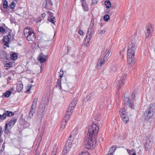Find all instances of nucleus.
I'll use <instances>...</instances> for the list:
<instances>
[{"label": "nucleus", "mask_w": 155, "mask_h": 155, "mask_svg": "<svg viewBox=\"0 0 155 155\" xmlns=\"http://www.w3.org/2000/svg\"><path fill=\"white\" fill-rule=\"evenodd\" d=\"M144 146L145 149L146 150H149L151 149L152 146V143L150 138L148 137L147 138L146 142Z\"/></svg>", "instance_id": "4468645a"}, {"label": "nucleus", "mask_w": 155, "mask_h": 155, "mask_svg": "<svg viewBox=\"0 0 155 155\" xmlns=\"http://www.w3.org/2000/svg\"><path fill=\"white\" fill-rule=\"evenodd\" d=\"M105 4L107 8H109L111 7V3L109 1H105Z\"/></svg>", "instance_id": "72a5a7b5"}, {"label": "nucleus", "mask_w": 155, "mask_h": 155, "mask_svg": "<svg viewBox=\"0 0 155 155\" xmlns=\"http://www.w3.org/2000/svg\"><path fill=\"white\" fill-rule=\"evenodd\" d=\"M3 115L5 116V119L6 118V116L10 117L14 115V113L12 111H7L5 113L3 114Z\"/></svg>", "instance_id": "393cba45"}, {"label": "nucleus", "mask_w": 155, "mask_h": 155, "mask_svg": "<svg viewBox=\"0 0 155 155\" xmlns=\"http://www.w3.org/2000/svg\"><path fill=\"white\" fill-rule=\"evenodd\" d=\"M60 78H61L63 77V71H62V74L60 73Z\"/></svg>", "instance_id": "8fccbe9b"}, {"label": "nucleus", "mask_w": 155, "mask_h": 155, "mask_svg": "<svg viewBox=\"0 0 155 155\" xmlns=\"http://www.w3.org/2000/svg\"><path fill=\"white\" fill-rule=\"evenodd\" d=\"M83 9L84 11H88L89 10L88 6L86 2L85 3H83L81 4Z\"/></svg>", "instance_id": "a878e982"}, {"label": "nucleus", "mask_w": 155, "mask_h": 155, "mask_svg": "<svg viewBox=\"0 0 155 155\" xmlns=\"http://www.w3.org/2000/svg\"><path fill=\"white\" fill-rule=\"evenodd\" d=\"M131 97L133 100H135V94H133L131 95Z\"/></svg>", "instance_id": "de8ad7c7"}, {"label": "nucleus", "mask_w": 155, "mask_h": 155, "mask_svg": "<svg viewBox=\"0 0 155 155\" xmlns=\"http://www.w3.org/2000/svg\"><path fill=\"white\" fill-rule=\"evenodd\" d=\"M16 5V3L14 2L11 3V4L10 5V8L11 9L13 10L15 8Z\"/></svg>", "instance_id": "f704fd0d"}, {"label": "nucleus", "mask_w": 155, "mask_h": 155, "mask_svg": "<svg viewBox=\"0 0 155 155\" xmlns=\"http://www.w3.org/2000/svg\"><path fill=\"white\" fill-rule=\"evenodd\" d=\"M94 20L92 18L86 36V41H87L88 43L89 42L93 36L94 30Z\"/></svg>", "instance_id": "20e7f679"}, {"label": "nucleus", "mask_w": 155, "mask_h": 155, "mask_svg": "<svg viewBox=\"0 0 155 155\" xmlns=\"http://www.w3.org/2000/svg\"><path fill=\"white\" fill-rule=\"evenodd\" d=\"M32 85L31 84H29L27 86V90L26 91V92H28L31 89Z\"/></svg>", "instance_id": "58836bf2"}, {"label": "nucleus", "mask_w": 155, "mask_h": 155, "mask_svg": "<svg viewBox=\"0 0 155 155\" xmlns=\"http://www.w3.org/2000/svg\"><path fill=\"white\" fill-rule=\"evenodd\" d=\"M124 83L123 81L119 79L116 82L117 88L118 91L123 85Z\"/></svg>", "instance_id": "b1692460"}, {"label": "nucleus", "mask_w": 155, "mask_h": 155, "mask_svg": "<svg viewBox=\"0 0 155 155\" xmlns=\"http://www.w3.org/2000/svg\"><path fill=\"white\" fill-rule=\"evenodd\" d=\"M132 155H136V153H133Z\"/></svg>", "instance_id": "4d7b16f0"}, {"label": "nucleus", "mask_w": 155, "mask_h": 155, "mask_svg": "<svg viewBox=\"0 0 155 155\" xmlns=\"http://www.w3.org/2000/svg\"><path fill=\"white\" fill-rule=\"evenodd\" d=\"M153 112L151 110H149V109H147L144 113V118L146 120H149L153 115Z\"/></svg>", "instance_id": "ddd939ff"}, {"label": "nucleus", "mask_w": 155, "mask_h": 155, "mask_svg": "<svg viewBox=\"0 0 155 155\" xmlns=\"http://www.w3.org/2000/svg\"><path fill=\"white\" fill-rule=\"evenodd\" d=\"M47 13L49 15V16L48 18V20L49 21H50L51 23L54 24L55 21L54 20L55 18L53 16V13L49 11H47Z\"/></svg>", "instance_id": "f3484780"}, {"label": "nucleus", "mask_w": 155, "mask_h": 155, "mask_svg": "<svg viewBox=\"0 0 155 155\" xmlns=\"http://www.w3.org/2000/svg\"><path fill=\"white\" fill-rule=\"evenodd\" d=\"M42 155H47L46 153H43Z\"/></svg>", "instance_id": "13d9d810"}, {"label": "nucleus", "mask_w": 155, "mask_h": 155, "mask_svg": "<svg viewBox=\"0 0 155 155\" xmlns=\"http://www.w3.org/2000/svg\"><path fill=\"white\" fill-rule=\"evenodd\" d=\"M120 113L121 118L125 124H126L129 121L128 116L127 115L126 111L125 109H121L120 110Z\"/></svg>", "instance_id": "0eeeda50"}, {"label": "nucleus", "mask_w": 155, "mask_h": 155, "mask_svg": "<svg viewBox=\"0 0 155 155\" xmlns=\"http://www.w3.org/2000/svg\"><path fill=\"white\" fill-rule=\"evenodd\" d=\"M47 56L45 55L42 53H41L38 56V61L40 63H44L46 61Z\"/></svg>", "instance_id": "a211bd4d"}, {"label": "nucleus", "mask_w": 155, "mask_h": 155, "mask_svg": "<svg viewBox=\"0 0 155 155\" xmlns=\"http://www.w3.org/2000/svg\"><path fill=\"white\" fill-rule=\"evenodd\" d=\"M5 29L3 27H0V32L4 33L5 32Z\"/></svg>", "instance_id": "a19ab883"}, {"label": "nucleus", "mask_w": 155, "mask_h": 155, "mask_svg": "<svg viewBox=\"0 0 155 155\" xmlns=\"http://www.w3.org/2000/svg\"><path fill=\"white\" fill-rule=\"evenodd\" d=\"M18 58V54L16 53H13L10 55L9 58L11 59L15 60Z\"/></svg>", "instance_id": "bb28decb"}, {"label": "nucleus", "mask_w": 155, "mask_h": 155, "mask_svg": "<svg viewBox=\"0 0 155 155\" xmlns=\"http://www.w3.org/2000/svg\"><path fill=\"white\" fill-rule=\"evenodd\" d=\"M11 94V92L10 91H7L4 93L3 95L6 97H9Z\"/></svg>", "instance_id": "c85d7f7f"}, {"label": "nucleus", "mask_w": 155, "mask_h": 155, "mask_svg": "<svg viewBox=\"0 0 155 155\" xmlns=\"http://www.w3.org/2000/svg\"><path fill=\"white\" fill-rule=\"evenodd\" d=\"M11 77L10 76H9L8 77L7 79V84H8L10 80H11Z\"/></svg>", "instance_id": "c03bdc74"}, {"label": "nucleus", "mask_w": 155, "mask_h": 155, "mask_svg": "<svg viewBox=\"0 0 155 155\" xmlns=\"http://www.w3.org/2000/svg\"><path fill=\"white\" fill-rule=\"evenodd\" d=\"M12 128L8 125L7 123L5 124V125L3 128V131L6 134H8L10 133V130Z\"/></svg>", "instance_id": "412c9836"}, {"label": "nucleus", "mask_w": 155, "mask_h": 155, "mask_svg": "<svg viewBox=\"0 0 155 155\" xmlns=\"http://www.w3.org/2000/svg\"><path fill=\"white\" fill-rule=\"evenodd\" d=\"M77 98L75 97L70 104V105L68 107V116H70L72 113L77 103Z\"/></svg>", "instance_id": "6e6552de"}, {"label": "nucleus", "mask_w": 155, "mask_h": 155, "mask_svg": "<svg viewBox=\"0 0 155 155\" xmlns=\"http://www.w3.org/2000/svg\"><path fill=\"white\" fill-rule=\"evenodd\" d=\"M104 19L105 21H108L110 19V17L109 15L106 14L104 15Z\"/></svg>", "instance_id": "c9c22d12"}, {"label": "nucleus", "mask_w": 155, "mask_h": 155, "mask_svg": "<svg viewBox=\"0 0 155 155\" xmlns=\"http://www.w3.org/2000/svg\"><path fill=\"white\" fill-rule=\"evenodd\" d=\"M24 34L28 41H34L35 39V35L31 29L25 28L24 30Z\"/></svg>", "instance_id": "7ed1b4c3"}, {"label": "nucleus", "mask_w": 155, "mask_h": 155, "mask_svg": "<svg viewBox=\"0 0 155 155\" xmlns=\"http://www.w3.org/2000/svg\"><path fill=\"white\" fill-rule=\"evenodd\" d=\"M95 97V96L93 93H90L86 96V101H90Z\"/></svg>", "instance_id": "6ab92c4d"}, {"label": "nucleus", "mask_w": 155, "mask_h": 155, "mask_svg": "<svg viewBox=\"0 0 155 155\" xmlns=\"http://www.w3.org/2000/svg\"><path fill=\"white\" fill-rule=\"evenodd\" d=\"M124 101L125 103L127 104H128V106L132 109H134V105L132 103L130 102V97H126L125 95H124Z\"/></svg>", "instance_id": "dca6fc26"}, {"label": "nucleus", "mask_w": 155, "mask_h": 155, "mask_svg": "<svg viewBox=\"0 0 155 155\" xmlns=\"http://www.w3.org/2000/svg\"><path fill=\"white\" fill-rule=\"evenodd\" d=\"M106 13H109V11H106Z\"/></svg>", "instance_id": "6e6d98bb"}, {"label": "nucleus", "mask_w": 155, "mask_h": 155, "mask_svg": "<svg viewBox=\"0 0 155 155\" xmlns=\"http://www.w3.org/2000/svg\"><path fill=\"white\" fill-rule=\"evenodd\" d=\"M127 74H124L123 75H121L119 76V77L118 78V79L120 80L123 81L125 80L126 78Z\"/></svg>", "instance_id": "2f4dec72"}, {"label": "nucleus", "mask_w": 155, "mask_h": 155, "mask_svg": "<svg viewBox=\"0 0 155 155\" xmlns=\"http://www.w3.org/2000/svg\"><path fill=\"white\" fill-rule=\"evenodd\" d=\"M105 61V59L103 58H99L97 61V68L98 69H100L101 65L104 64Z\"/></svg>", "instance_id": "aec40b11"}, {"label": "nucleus", "mask_w": 155, "mask_h": 155, "mask_svg": "<svg viewBox=\"0 0 155 155\" xmlns=\"http://www.w3.org/2000/svg\"><path fill=\"white\" fill-rule=\"evenodd\" d=\"M53 5V3L51 0H45L43 4V7L47 9H50Z\"/></svg>", "instance_id": "9d476101"}, {"label": "nucleus", "mask_w": 155, "mask_h": 155, "mask_svg": "<svg viewBox=\"0 0 155 155\" xmlns=\"http://www.w3.org/2000/svg\"><path fill=\"white\" fill-rule=\"evenodd\" d=\"M38 101V98H34L29 113L28 118H30V119L32 118L33 117V114L35 112V110L36 108Z\"/></svg>", "instance_id": "39448f33"}, {"label": "nucleus", "mask_w": 155, "mask_h": 155, "mask_svg": "<svg viewBox=\"0 0 155 155\" xmlns=\"http://www.w3.org/2000/svg\"><path fill=\"white\" fill-rule=\"evenodd\" d=\"M46 15V14L44 13L43 14H42V18L45 17Z\"/></svg>", "instance_id": "603ef678"}, {"label": "nucleus", "mask_w": 155, "mask_h": 155, "mask_svg": "<svg viewBox=\"0 0 155 155\" xmlns=\"http://www.w3.org/2000/svg\"><path fill=\"white\" fill-rule=\"evenodd\" d=\"M81 153L78 155H89V153L87 152H81Z\"/></svg>", "instance_id": "ea45409f"}, {"label": "nucleus", "mask_w": 155, "mask_h": 155, "mask_svg": "<svg viewBox=\"0 0 155 155\" xmlns=\"http://www.w3.org/2000/svg\"><path fill=\"white\" fill-rule=\"evenodd\" d=\"M68 141V140H67L66 141V143H65V146L63 148V151H62V153L63 155L65 154H66L67 153V143Z\"/></svg>", "instance_id": "cd10ccee"}, {"label": "nucleus", "mask_w": 155, "mask_h": 155, "mask_svg": "<svg viewBox=\"0 0 155 155\" xmlns=\"http://www.w3.org/2000/svg\"><path fill=\"white\" fill-rule=\"evenodd\" d=\"M80 1L82 3H85L86 2L85 0H80Z\"/></svg>", "instance_id": "3c124183"}, {"label": "nucleus", "mask_w": 155, "mask_h": 155, "mask_svg": "<svg viewBox=\"0 0 155 155\" xmlns=\"http://www.w3.org/2000/svg\"><path fill=\"white\" fill-rule=\"evenodd\" d=\"M23 88V85L21 82L19 81L17 84L16 89L18 92H19L21 91Z\"/></svg>", "instance_id": "5701e85b"}, {"label": "nucleus", "mask_w": 155, "mask_h": 155, "mask_svg": "<svg viewBox=\"0 0 155 155\" xmlns=\"http://www.w3.org/2000/svg\"><path fill=\"white\" fill-rule=\"evenodd\" d=\"M9 59V56L7 52L3 50H0V60L4 62H7Z\"/></svg>", "instance_id": "423d86ee"}, {"label": "nucleus", "mask_w": 155, "mask_h": 155, "mask_svg": "<svg viewBox=\"0 0 155 155\" xmlns=\"http://www.w3.org/2000/svg\"><path fill=\"white\" fill-rule=\"evenodd\" d=\"M7 65H8V66H6V67H7V68H9L10 67V63H7Z\"/></svg>", "instance_id": "864d4df0"}, {"label": "nucleus", "mask_w": 155, "mask_h": 155, "mask_svg": "<svg viewBox=\"0 0 155 155\" xmlns=\"http://www.w3.org/2000/svg\"><path fill=\"white\" fill-rule=\"evenodd\" d=\"M17 120V118H13L8 123L6 122L5 123H7L10 127L12 128L13 126L15 124L16 121Z\"/></svg>", "instance_id": "4be33fe9"}, {"label": "nucleus", "mask_w": 155, "mask_h": 155, "mask_svg": "<svg viewBox=\"0 0 155 155\" xmlns=\"http://www.w3.org/2000/svg\"><path fill=\"white\" fill-rule=\"evenodd\" d=\"M77 133L78 128H75L72 132V135H71L69 137V138H68V141H70L69 142H68V148H71L72 146V140L73 139V138L72 139H71V138L72 136H74L76 135Z\"/></svg>", "instance_id": "9b49d317"}, {"label": "nucleus", "mask_w": 155, "mask_h": 155, "mask_svg": "<svg viewBox=\"0 0 155 155\" xmlns=\"http://www.w3.org/2000/svg\"><path fill=\"white\" fill-rule=\"evenodd\" d=\"M67 113H68V110H67L66 111V114L64 116L62 120V124H61V128H64L65 127L67 122L68 121V115Z\"/></svg>", "instance_id": "2eb2a0df"}, {"label": "nucleus", "mask_w": 155, "mask_h": 155, "mask_svg": "<svg viewBox=\"0 0 155 155\" xmlns=\"http://www.w3.org/2000/svg\"><path fill=\"white\" fill-rule=\"evenodd\" d=\"M3 132L2 128V127H0V136L2 135Z\"/></svg>", "instance_id": "a18cd8bd"}, {"label": "nucleus", "mask_w": 155, "mask_h": 155, "mask_svg": "<svg viewBox=\"0 0 155 155\" xmlns=\"http://www.w3.org/2000/svg\"><path fill=\"white\" fill-rule=\"evenodd\" d=\"M66 48H67V50H68V47L67 46Z\"/></svg>", "instance_id": "bf43d9fd"}, {"label": "nucleus", "mask_w": 155, "mask_h": 155, "mask_svg": "<svg viewBox=\"0 0 155 155\" xmlns=\"http://www.w3.org/2000/svg\"><path fill=\"white\" fill-rule=\"evenodd\" d=\"M78 33L80 35H82L84 33L83 32L82 30H80L78 31Z\"/></svg>", "instance_id": "09e8293b"}, {"label": "nucleus", "mask_w": 155, "mask_h": 155, "mask_svg": "<svg viewBox=\"0 0 155 155\" xmlns=\"http://www.w3.org/2000/svg\"><path fill=\"white\" fill-rule=\"evenodd\" d=\"M147 32L145 33L146 38L148 37L153 31V27L151 24L148 25L146 28Z\"/></svg>", "instance_id": "1a4fd4ad"}, {"label": "nucleus", "mask_w": 155, "mask_h": 155, "mask_svg": "<svg viewBox=\"0 0 155 155\" xmlns=\"http://www.w3.org/2000/svg\"><path fill=\"white\" fill-rule=\"evenodd\" d=\"M110 52H111L110 51H108V52H107V53L105 54V55L104 57V59H105V60L106 59L107 60V58L109 56V54H110Z\"/></svg>", "instance_id": "4c0bfd02"}, {"label": "nucleus", "mask_w": 155, "mask_h": 155, "mask_svg": "<svg viewBox=\"0 0 155 155\" xmlns=\"http://www.w3.org/2000/svg\"><path fill=\"white\" fill-rule=\"evenodd\" d=\"M13 19H10V21H11V22H12V23H13V21H13Z\"/></svg>", "instance_id": "5fc2aeb1"}, {"label": "nucleus", "mask_w": 155, "mask_h": 155, "mask_svg": "<svg viewBox=\"0 0 155 155\" xmlns=\"http://www.w3.org/2000/svg\"><path fill=\"white\" fill-rule=\"evenodd\" d=\"M97 3V0H93L92 2V4L93 5H95Z\"/></svg>", "instance_id": "37998d69"}, {"label": "nucleus", "mask_w": 155, "mask_h": 155, "mask_svg": "<svg viewBox=\"0 0 155 155\" xmlns=\"http://www.w3.org/2000/svg\"><path fill=\"white\" fill-rule=\"evenodd\" d=\"M136 49L135 45L133 43H130L129 46L127 53V61L130 65H134L135 63L134 56Z\"/></svg>", "instance_id": "f03ea898"}, {"label": "nucleus", "mask_w": 155, "mask_h": 155, "mask_svg": "<svg viewBox=\"0 0 155 155\" xmlns=\"http://www.w3.org/2000/svg\"><path fill=\"white\" fill-rule=\"evenodd\" d=\"M4 2L3 4V7L5 9H6L8 7V3L7 0H2Z\"/></svg>", "instance_id": "c756f323"}, {"label": "nucleus", "mask_w": 155, "mask_h": 155, "mask_svg": "<svg viewBox=\"0 0 155 155\" xmlns=\"http://www.w3.org/2000/svg\"><path fill=\"white\" fill-rule=\"evenodd\" d=\"M99 130V127L95 124H93L88 127L87 136L89 138L86 140L84 145L85 148L92 149L96 143L97 136Z\"/></svg>", "instance_id": "f257e3e1"}, {"label": "nucleus", "mask_w": 155, "mask_h": 155, "mask_svg": "<svg viewBox=\"0 0 155 155\" xmlns=\"http://www.w3.org/2000/svg\"><path fill=\"white\" fill-rule=\"evenodd\" d=\"M15 1H16L17 0H15Z\"/></svg>", "instance_id": "680f3d73"}, {"label": "nucleus", "mask_w": 155, "mask_h": 155, "mask_svg": "<svg viewBox=\"0 0 155 155\" xmlns=\"http://www.w3.org/2000/svg\"><path fill=\"white\" fill-rule=\"evenodd\" d=\"M155 108V104H150L147 109H149V110H151L153 111V109Z\"/></svg>", "instance_id": "7c9ffc66"}, {"label": "nucleus", "mask_w": 155, "mask_h": 155, "mask_svg": "<svg viewBox=\"0 0 155 155\" xmlns=\"http://www.w3.org/2000/svg\"><path fill=\"white\" fill-rule=\"evenodd\" d=\"M57 84L56 85V87H58L59 88H60L61 87V85L60 83V81L58 80L57 82Z\"/></svg>", "instance_id": "e433bc0d"}, {"label": "nucleus", "mask_w": 155, "mask_h": 155, "mask_svg": "<svg viewBox=\"0 0 155 155\" xmlns=\"http://www.w3.org/2000/svg\"><path fill=\"white\" fill-rule=\"evenodd\" d=\"M33 81H32L31 82L32 83H33Z\"/></svg>", "instance_id": "e2e57ef3"}, {"label": "nucleus", "mask_w": 155, "mask_h": 155, "mask_svg": "<svg viewBox=\"0 0 155 155\" xmlns=\"http://www.w3.org/2000/svg\"><path fill=\"white\" fill-rule=\"evenodd\" d=\"M105 30H102L100 31L99 33L101 35L104 34L105 33Z\"/></svg>", "instance_id": "49530a36"}, {"label": "nucleus", "mask_w": 155, "mask_h": 155, "mask_svg": "<svg viewBox=\"0 0 155 155\" xmlns=\"http://www.w3.org/2000/svg\"><path fill=\"white\" fill-rule=\"evenodd\" d=\"M11 33L9 32L8 33V35H6L5 36H4L3 40L4 42H5V43L4 44V45L6 46L7 47H9V45H8V43L9 41V38H14L13 35H12V36H11Z\"/></svg>", "instance_id": "f8f14e48"}, {"label": "nucleus", "mask_w": 155, "mask_h": 155, "mask_svg": "<svg viewBox=\"0 0 155 155\" xmlns=\"http://www.w3.org/2000/svg\"><path fill=\"white\" fill-rule=\"evenodd\" d=\"M5 116H4L3 114L2 115L0 114V119L2 120H3L5 119Z\"/></svg>", "instance_id": "79ce46f5"}, {"label": "nucleus", "mask_w": 155, "mask_h": 155, "mask_svg": "<svg viewBox=\"0 0 155 155\" xmlns=\"http://www.w3.org/2000/svg\"><path fill=\"white\" fill-rule=\"evenodd\" d=\"M6 69H8V68H5Z\"/></svg>", "instance_id": "052dcab7"}, {"label": "nucleus", "mask_w": 155, "mask_h": 155, "mask_svg": "<svg viewBox=\"0 0 155 155\" xmlns=\"http://www.w3.org/2000/svg\"><path fill=\"white\" fill-rule=\"evenodd\" d=\"M58 147L56 145L54 147L52 152L51 155H55L57 151Z\"/></svg>", "instance_id": "473e14b6"}]
</instances>
